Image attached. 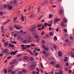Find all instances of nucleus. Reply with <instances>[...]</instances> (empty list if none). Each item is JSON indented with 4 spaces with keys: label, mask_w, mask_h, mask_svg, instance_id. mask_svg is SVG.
Returning <instances> with one entry per match:
<instances>
[{
    "label": "nucleus",
    "mask_w": 74,
    "mask_h": 74,
    "mask_svg": "<svg viewBox=\"0 0 74 74\" xmlns=\"http://www.w3.org/2000/svg\"><path fill=\"white\" fill-rule=\"evenodd\" d=\"M29 31H30L31 32H34V33H33V35L34 36H35L36 34H37V32H36L35 31V27H34V28H31L29 30Z\"/></svg>",
    "instance_id": "obj_1"
},
{
    "label": "nucleus",
    "mask_w": 74,
    "mask_h": 74,
    "mask_svg": "<svg viewBox=\"0 0 74 74\" xmlns=\"http://www.w3.org/2000/svg\"><path fill=\"white\" fill-rule=\"evenodd\" d=\"M60 21V19L59 18H58L55 19L54 20L53 23H54V24H56V23H57V22H58V21Z\"/></svg>",
    "instance_id": "obj_2"
},
{
    "label": "nucleus",
    "mask_w": 74,
    "mask_h": 74,
    "mask_svg": "<svg viewBox=\"0 0 74 74\" xmlns=\"http://www.w3.org/2000/svg\"><path fill=\"white\" fill-rule=\"evenodd\" d=\"M8 49H3L2 50V52L3 53H7L8 52Z\"/></svg>",
    "instance_id": "obj_3"
},
{
    "label": "nucleus",
    "mask_w": 74,
    "mask_h": 74,
    "mask_svg": "<svg viewBox=\"0 0 74 74\" xmlns=\"http://www.w3.org/2000/svg\"><path fill=\"white\" fill-rule=\"evenodd\" d=\"M17 52H18V50L14 52L12 51L11 52V55H16V53H17Z\"/></svg>",
    "instance_id": "obj_4"
},
{
    "label": "nucleus",
    "mask_w": 74,
    "mask_h": 74,
    "mask_svg": "<svg viewBox=\"0 0 74 74\" xmlns=\"http://www.w3.org/2000/svg\"><path fill=\"white\" fill-rule=\"evenodd\" d=\"M1 30L2 33H5V31L4 30V26H2L1 27Z\"/></svg>",
    "instance_id": "obj_5"
},
{
    "label": "nucleus",
    "mask_w": 74,
    "mask_h": 74,
    "mask_svg": "<svg viewBox=\"0 0 74 74\" xmlns=\"http://www.w3.org/2000/svg\"><path fill=\"white\" fill-rule=\"evenodd\" d=\"M11 21V20H8L6 22L3 23V25H6V24H7V23H8V22H10V21Z\"/></svg>",
    "instance_id": "obj_6"
},
{
    "label": "nucleus",
    "mask_w": 74,
    "mask_h": 74,
    "mask_svg": "<svg viewBox=\"0 0 74 74\" xmlns=\"http://www.w3.org/2000/svg\"><path fill=\"white\" fill-rule=\"evenodd\" d=\"M31 39L32 38L31 37L29 36V37L28 38V40H27L28 42H32V40H31Z\"/></svg>",
    "instance_id": "obj_7"
},
{
    "label": "nucleus",
    "mask_w": 74,
    "mask_h": 74,
    "mask_svg": "<svg viewBox=\"0 0 74 74\" xmlns=\"http://www.w3.org/2000/svg\"><path fill=\"white\" fill-rule=\"evenodd\" d=\"M59 72H57L56 73L57 74H63V71L61 70H59Z\"/></svg>",
    "instance_id": "obj_8"
},
{
    "label": "nucleus",
    "mask_w": 74,
    "mask_h": 74,
    "mask_svg": "<svg viewBox=\"0 0 74 74\" xmlns=\"http://www.w3.org/2000/svg\"><path fill=\"white\" fill-rule=\"evenodd\" d=\"M63 21L64 23H66V22H67V20L66 19V18H65L63 19Z\"/></svg>",
    "instance_id": "obj_9"
},
{
    "label": "nucleus",
    "mask_w": 74,
    "mask_h": 74,
    "mask_svg": "<svg viewBox=\"0 0 74 74\" xmlns=\"http://www.w3.org/2000/svg\"><path fill=\"white\" fill-rule=\"evenodd\" d=\"M8 9L10 10H12L13 8V7L12 6L10 5L8 7Z\"/></svg>",
    "instance_id": "obj_10"
},
{
    "label": "nucleus",
    "mask_w": 74,
    "mask_h": 74,
    "mask_svg": "<svg viewBox=\"0 0 74 74\" xmlns=\"http://www.w3.org/2000/svg\"><path fill=\"white\" fill-rule=\"evenodd\" d=\"M58 56L59 57L62 56V52L60 51H59L58 52Z\"/></svg>",
    "instance_id": "obj_11"
},
{
    "label": "nucleus",
    "mask_w": 74,
    "mask_h": 74,
    "mask_svg": "<svg viewBox=\"0 0 74 74\" xmlns=\"http://www.w3.org/2000/svg\"><path fill=\"white\" fill-rule=\"evenodd\" d=\"M70 55L71 56L72 58H74V54L73 53V52H71L70 53Z\"/></svg>",
    "instance_id": "obj_12"
},
{
    "label": "nucleus",
    "mask_w": 74,
    "mask_h": 74,
    "mask_svg": "<svg viewBox=\"0 0 74 74\" xmlns=\"http://www.w3.org/2000/svg\"><path fill=\"white\" fill-rule=\"evenodd\" d=\"M63 11L62 10H60L59 12V14L60 15H61L62 14H63Z\"/></svg>",
    "instance_id": "obj_13"
},
{
    "label": "nucleus",
    "mask_w": 74,
    "mask_h": 74,
    "mask_svg": "<svg viewBox=\"0 0 74 74\" xmlns=\"http://www.w3.org/2000/svg\"><path fill=\"white\" fill-rule=\"evenodd\" d=\"M8 45L9 46V47H14L15 46L14 45H12L11 44V43H9Z\"/></svg>",
    "instance_id": "obj_14"
},
{
    "label": "nucleus",
    "mask_w": 74,
    "mask_h": 74,
    "mask_svg": "<svg viewBox=\"0 0 74 74\" xmlns=\"http://www.w3.org/2000/svg\"><path fill=\"white\" fill-rule=\"evenodd\" d=\"M15 61H14L13 62H11L10 63V64L11 66H12V65H13V64H15Z\"/></svg>",
    "instance_id": "obj_15"
},
{
    "label": "nucleus",
    "mask_w": 74,
    "mask_h": 74,
    "mask_svg": "<svg viewBox=\"0 0 74 74\" xmlns=\"http://www.w3.org/2000/svg\"><path fill=\"white\" fill-rule=\"evenodd\" d=\"M69 37V35L67 34H64V38H67Z\"/></svg>",
    "instance_id": "obj_16"
},
{
    "label": "nucleus",
    "mask_w": 74,
    "mask_h": 74,
    "mask_svg": "<svg viewBox=\"0 0 74 74\" xmlns=\"http://www.w3.org/2000/svg\"><path fill=\"white\" fill-rule=\"evenodd\" d=\"M9 29L10 30L12 31V30H13V27H12V26H10L9 27Z\"/></svg>",
    "instance_id": "obj_17"
},
{
    "label": "nucleus",
    "mask_w": 74,
    "mask_h": 74,
    "mask_svg": "<svg viewBox=\"0 0 74 74\" xmlns=\"http://www.w3.org/2000/svg\"><path fill=\"white\" fill-rule=\"evenodd\" d=\"M28 58V57L27 56H25L23 57V59L24 60H27Z\"/></svg>",
    "instance_id": "obj_18"
},
{
    "label": "nucleus",
    "mask_w": 74,
    "mask_h": 74,
    "mask_svg": "<svg viewBox=\"0 0 74 74\" xmlns=\"http://www.w3.org/2000/svg\"><path fill=\"white\" fill-rule=\"evenodd\" d=\"M35 16H34V15H30L29 16V18H34V17H35Z\"/></svg>",
    "instance_id": "obj_19"
},
{
    "label": "nucleus",
    "mask_w": 74,
    "mask_h": 74,
    "mask_svg": "<svg viewBox=\"0 0 74 74\" xmlns=\"http://www.w3.org/2000/svg\"><path fill=\"white\" fill-rule=\"evenodd\" d=\"M53 40L54 41H57V37L56 36H55L53 38Z\"/></svg>",
    "instance_id": "obj_20"
},
{
    "label": "nucleus",
    "mask_w": 74,
    "mask_h": 74,
    "mask_svg": "<svg viewBox=\"0 0 74 74\" xmlns=\"http://www.w3.org/2000/svg\"><path fill=\"white\" fill-rule=\"evenodd\" d=\"M22 27H17L16 29H17V30H19V29H21V28H22Z\"/></svg>",
    "instance_id": "obj_21"
},
{
    "label": "nucleus",
    "mask_w": 74,
    "mask_h": 74,
    "mask_svg": "<svg viewBox=\"0 0 74 74\" xmlns=\"http://www.w3.org/2000/svg\"><path fill=\"white\" fill-rule=\"evenodd\" d=\"M22 71L23 73H25L27 72V71L25 69H24L22 70Z\"/></svg>",
    "instance_id": "obj_22"
},
{
    "label": "nucleus",
    "mask_w": 74,
    "mask_h": 74,
    "mask_svg": "<svg viewBox=\"0 0 74 74\" xmlns=\"http://www.w3.org/2000/svg\"><path fill=\"white\" fill-rule=\"evenodd\" d=\"M35 38L38 39V38H39V36H38V35H36L35 36Z\"/></svg>",
    "instance_id": "obj_23"
},
{
    "label": "nucleus",
    "mask_w": 74,
    "mask_h": 74,
    "mask_svg": "<svg viewBox=\"0 0 74 74\" xmlns=\"http://www.w3.org/2000/svg\"><path fill=\"white\" fill-rule=\"evenodd\" d=\"M30 47V45H25V47L27 48H29Z\"/></svg>",
    "instance_id": "obj_24"
},
{
    "label": "nucleus",
    "mask_w": 74,
    "mask_h": 74,
    "mask_svg": "<svg viewBox=\"0 0 74 74\" xmlns=\"http://www.w3.org/2000/svg\"><path fill=\"white\" fill-rule=\"evenodd\" d=\"M41 43H42V44H45V40H43L42 41Z\"/></svg>",
    "instance_id": "obj_25"
},
{
    "label": "nucleus",
    "mask_w": 74,
    "mask_h": 74,
    "mask_svg": "<svg viewBox=\"0 0 74 74\" xmlns=\"http://www.w3.org/2000/svg\"><path fill=\"white\" fill-rule=\"evenodd\" d=\"M64 41L65 42H69V39H65L64 40Z\"/></svg>",
    "instance_id": "obj_26"
},
{
    "label": "nucleus",
    "mask_w": 74,
    "mask_h": 74,
    "mask_svg": "<svg viewBox=\"0 0 74 74\" xmlns=\"http://www.w3.org/2000/svg\"><path fill=\"white\" fill-rule=\"evenodd\" d=\"M22 55H23V54H20L18 55H17V57H20V56H22Z\"/></svg>",
    "instance_id": "obj_27"
},
{
    "label": "nucleus",
    "mask_w": 74,
    "mask_h": 74,
    "mask_svg": "<svg viewBox=\"0 0 74 74\" xmlns=\"http://www.w3.org/2000/svg\"><path fill=\"white\" fill-rule=\"evenodd\" d=\"M29 59L30 60H31V61H33V60H34V59L32 57H30L29 58Z\"/></svg>",
    "instance_id": "obj_28"
},
{
    "label": "nucleus",
    "mask_w": 74,
    "mask_h": 74,
    "mask_svg": "<svg viewBox=\"0 0 74 74\" xmlns=\"http://www.w3.org/2000/svg\"><path fill=\"white\" fill-rule=\"evenodd\" d=\"M69 38L70 40H73L74 39V38L73 36H70Z\"/></svg>",
    "instance_id": "obj_29"
},
{
    "label": "nucleus",
    "mask_w": 74,
    "mask_h": 74,
    "mask_svg": "<svg viewBox=\"0 0 74 74\" xmlns=\"http://www.w3.org/2000/svg\"><path fill=\"white\" fill-rule=\"evenodd\" d=\"M42 26V25L41 24H39L37 25V27H40L41 26Z\"/></svg>",
    "instance_id": "obj_30"
},
{
    "label": "nucleus",
    "mask_w": 74,
    "mask_h": 74,
    "mask_svg": "<svg viewBox=\"0 0 74 74\" xmlns=\"http://www.w3.org/2000/svg\"><path fill=\"white\" fill-rule=\"evenodd\" d=\"M8 45V42H6L4 43L5 46H6V45Z\"/></svg>",
    "instance_id": "obj_31"
},
{
    "label": "nucleus",
    "mask_w": 74,
    "mask_h": 74,
    "mask_svg": "<svg viewBox=\"0 0 74 74\" xmlns=\"http://www.w3.org/2000/svg\"><path fill=\"white\" fill-rule=\"evenodd\" d=\"M38 12L40 11V6H38Z\"/></svg>",
    "instance_id": "obj_32"
},
{
    "label": "nucleus",
    "mask_w": 74,
    "mask_h": 74,
    "mask_svg": "<svg viewBox=\"0 0 74 74\" xmlns=\"http://www.w3.org/2000/svg\"><path fill=\"white\" fill-rule=\"evenodd\" d=\"M27 41L26 40H24L23 41V42L24 44H25V43H27Z\"/></svg>",
    "instance_id": "obj_33"
},
{
    "label": "nucleus",
    "mask_w": 74,
    "mask_h": 74,
    "mask_svg": "<svg viewBox=\"0 0 74 74\" xmlns=\"http://www.w3.org/2000/svg\"><path fill=\"white\" fill-rule=\"evenodd\" d=\"M64 32L66 33L67 32V29H64Z\"/></svg>",
    "instance_id": "obj_34"
},
{
    "label": "nucleus",
    "mask_w": 74,
    "mask_h": 74,
    "mask_svg": "<svg viewBox=\"0 0 74 74\" xmlns=\"http://www.w3.org/2000/svg\"><path fill=\"white\" fill-rule=\"evenodd\" d=\"M56 67L57 68H59L60 67V65L59 64H57L56 65Z\"/></svg>",
    "instance_id": "obj_35"
},
{
    "label": "nucleus",
    "mask_w": 74,
    "mask_h": 74,
    "mask_svg": "<svg viewBox=\"0 0 74 74\" xmlns=\"http://www.w3.org/2000/svg\"><path fill=\"white\" fill-rule=\"evenodd\" d=\"M42 16H43V14H42L41 16L38 19V20H40V19L42 17Z\"/></svg>",
    "instance_id": "obj_36"
},
{
    "label": "nucleus",
    "mask_w": 74,
    "mask_h": 74,
    "mask_svg": "<svg viewBox=\"0 0 74 74\" xmlns=\"http://www.w3.org/2000/svg\"><path fill=\"white\" fill-rule=\"evenodd\" d=\"M49 23H50V24H51V25H52V24H53V20H52V22L51 21H50L49 22Z\"/></svg>",
    "instance_id": "obj_37"
},
{
    "label": "nucleus",
    "mask_w": 74,
    "mask_h": 74,
    "mask_svg": "<svg viewBox=\"0 0 74 74\" xmlns=\"http://www.w3.org/2000/svg\"><path fill=\"white\" fill-rule=\"evenodd\" d=\"M51 64H54V61H52L50 62Z\"/></svg>",
    "instance_id": "obj_38"
},
{
    "label": "nucleus",
    "mask_w": 74,
    "mask_h": 74,
    "mask_svg": "<svg viewBox=\"0 0 74 74\" xmlns=\"http://www.w3.org/2000/svg\"><path fill=\"white\" fill-rule=\"evenodd\" d=\"M25 18H24V17L23 16L22 17V18H21V21L23 22L24 21V19Z\"/></svg>",
    "instance_id": "obj_39"
},
{
    "label": "nucleus",
    "mask_w": 74,
    "mask_h": 74,
    "mask_svg": "<svg viewBox=\"0 0 74 74\" xmlns=\"http://www.w3.org/2000/svg\"><path fill=\"white\" fill-rule=\"evenodd\" d=\"M61 25L62 26H64V23L62 22L61 24Z\"/></svg>",
    "instance_id": "obj_40"
},
{
    "label": "nucleus",
    "mask_w": 74,
    "mask_h": 74,
    "mask_svg": "<svg viewBox=\"0 0 74 74\" xmlns=\"http://www.w3.org/2000/svg\"><path fill=\"white\" fill-rule=\"evenodd\" d=\"M40 41V38H38V39H37V40H36V42H39Z\"/></svg>",
    "instance_id": "obj_41"
},
{
    "label": "nucleus",
    "mask_w": 74,
    "mask_h": 74,
    "mask_svg": "<svg viewBox=\"0 0 74 74\" xmlns=\"http://www.w3.org/2000/svg\"><path fill=\"white\" fill-rule=\"evenodd\" d=\"M18 74H22V71H19L18 72Z\"/></svg>",
    "instance_id": "obj_42"
},
{
    "label": "nucleus",
    "mask_w": 74,
    "mask_h": 74,
    "mask_svg": "<svg viewBox=\"0 0 74 74\" xmlns=\"http://www.w3.org/2000/svg\"><path fill=\"white\" fill-rule=\"evenodd\" d=\"M4 14V13L3 12H0V15H3Z\"/></svg>",
    "instance_id": "obj_43"
},
{
    "label": "nucleus",
    "mask_w": 74,
    "mask_h": 74,
    "mask_svg": "<svg viewBox=\"0 0 74 74\" xmlns=\"http://www.w3.org/2000/svg\"><path fill=\"white\" fill-rule=\"evenodd\" d=\"M12 71L11 69H10L8 71L9 73H11Z\"/></svg>",
    "instance_id": "obj_44"
},
{
    "label": "nucleus",
    "mask_w": 74,
    "mask_h": 74,
    "mask_svg": "<svg viewBox=\"0 0 74 74\" xmlns=\"http://www.w3.org/2000/svg\"><path fill=\"white\" fill-rule=\"evenodd\" d=\"M45 51H47L49 49V48L48 47H46L45 49Z\"/></svg>",
    "instance_id": "obj_45"
},
{
    "label": "nucleus",
    "mask_w": 74,
    "mask_h": 74,
    "mask_svg": "<svg viewBox=\"0 0 74 74\" xmlns=\"http://www.w3.org/2000/svg\"><path fill=\"white\" fill-rule=\"evenodd\" d=\"M43 54H44V55H45L46 53V51H43Z\"/></svg>",
    "instance_id": "obj_46"
},
{
    "label": "nucleus",
    "mask_w": 74,
    "mask_h": 74,
    "mask_svg": "<svg viewBox=\"0 0 74 74\" xmlns=\"http://www.w3.org/2000/svg\"><path fill=\"white\" fill-rule=\"evenodd\" d=\"M31 8V7H29L28 8V12H29L30 11V10Z\"/></svg>",
    "instance_id": "obj_47"
},
{
    "label": "nucleus",
    "mask_w": 74,
    "mask_h": 74,
    "mask_svg": "<svg viewBox=\"0 0 74 74\" xmlns=\"http://www.w3.org/2000/svg\"><path fill=\"white\" fill-rule=\"evenodd\" d=\"M49 34L50 36H52V32H51Z\"/></svg>",
    "instance_id": "obj_48"
},
{
    "label": "nucleus",
    "mask_w": 74,
    "mask_h": 74,
    "mask_svg": "<svg viewBox=\"0 0 74 74\" xmlns=\"http://www.w3.org/2000/svg\"><path fill=\"white\" fill-rule=\"evenodd\" d=\"M49 17H50V18H52V14H50L49 15Z\"/></svg>",
    "instance_id": "obj_49"
},
{
    "label": "nucleus",
    "mask_w": 74,
    "mask_h": 74,
    "mask_svg": "<svg viewBox=\"0 0 74 74\" xmlns=\"http://www.w3.org/2000/svg\"><path fill=\"white\" fill-rule=\"evenodd\" d=\"M42 48H45V47H46L45 45H42Z\"/></svg>",
    "instance_id": "obj_50"
},
{
    "label": "nucleus",
    "mask_w": 74,
    "mask_h": 74,
    "mask_svg": "<svg viewBox=\"0 0 74 74\" xmlns=\"http://www.w3.org/2000/svg\"><path fill=\"white\" fill-rule=\"evenodd\" d=\"M36 70H37V71H39V72H40V71L39 69V68H36Z\"/></svg>",
    "instance_id": "obj_51"
},
{
    "label": "nucleus",
    "mask_w": 74,
    "mask_h": 74,
    "mask_svg": "<svg viewBox=\"0 0 74 74\" xmlns=\"http://www.w3.org/2000/svg\"><path fill=\"white\" fill-rule=\"evenodd\" d=\"M7 72V69H5L4 70L5 74H6Z\"/></svg>",
    "instance_id": "obj_52"
},
{
    "label": "nucleus",
    "mask_w": 74,
    "mask_h": 74,
    "mask_svg": "<svg viewBox=\"0 0 74 74\" xmlns=\"http://www.w3.org/2000/svg\"><path fill=\"white\" fill-rule=\"evenodd\" d=\"M14 37H17V34H14Z\"/></svg>",
    "instance_id": "obj_53"
},
{
    "label": "nucleus",
    "mask_w": 74,
    "mask_h": 74,
    "mask_svg": "<svg viewBox=\"0 0 74 74\" xmlns=\"http://www.w3.org/2000/svg\"><path fill=\"white\" fill-rule=\"evenodd\" d=\"M22 48L23 50H25L26 49V48L25 47H22Z\"/></svg>",
    "instance_id": "obj_54"
},
{
    "label": "nucleus",
    "mask_w": 74,
    "mask_h": 74,
    "mask_svg": "<svg viewBox=\"0 0 74 74\" xmlns=\"http://www.w3.org/2000/svg\"><path fill=\"white\" fill-rule=\"evenodd\" d=\"M45 1V3H48V0H44Z\"/></svg>",
    "instance_id": "obj_55"
},
{
    "label": "nucleus",
    "mask_w": 74,
    "mask_h": 74,
    "mask_svg": "<svg viewBox=\"0 0 74 74\" xmlns=\"http://www.w3.org/2000/svg\"><path fill=\"white\" fill-rule=\"evenodd\" d=\"M7 6L6 5H4V8H7Z\"/></svg>",
    "instance_id": "obj_56"
},
{
    "label": "nucleus",
    "mask_w": 74,
    "mask_h": 74,
    "mask_svg": "<svg viewBox=\"0 0 74 74\" xmlns=\"http://www.w3.org/2000/svg\"><path fill=\"white\" fill-rule=\"evenodd\" d=\"M45 4V3L42 2V3H41V5H44V4Z\"/></svg>",
    "instance_id": "obj_57"
},
{
    "label": "nucleus",
    "mask_w": 74,
    "mask_h": 74,
    "mask_svg": "<svg viewBox=\"0 0 74 74\" xmlns=\"http://www.w3.org/2000/svg\"><path fill=\"white\" fill-rule=\"evenodd\" d=\"M16 19H18V18L17 17H15L14 18V21H16Z\"/></svg>",
    "instance_id": "obj_58"
},
{
    "label": "nucleus",
    "mask_w": 74,
    "mask_h": 74,
    "mask_svg": "<svg viewBox=\"0 0 74 74\" xmlns=\"http://www.w3.org/2000/svg\"><path fill=\"white\" fill-rule=\"evenodd\" d=\"M53 47L54 49H56V45H53Z\"/></svg>",
    "instance_id": "obj_59"
},
{
    "label": "nucleus",
    "mask_w": 74,
    "mask_h": 74,
    "mask_svg": "<svg viewBox=\"0 0 74 74\" xmlns=\"http://www.w3.org/2000/svg\"><path fill=\"white\" fill-rule=\"evenodd\" d=\"M65 65L66 66H69V63H66Z\"/></svg>",
    "instance_id": "obj_60"
},
{
    "label": "nucleus",
    "mask_w": 74,
    "mask_h": 74,
    "mask_svg": "<svg viewBox=\"0 0 74 74\" xmlns=\"http://www.w3.org/2000/svg\"><path fill=\"white\" fill-rule=\"evenodd\" d=\"M48 23H45L44 24V25L46 27V26H47L48 25Z\"/></svg>",
    "instance_id": "obj_61"
},
{
    "label": "nucleus",
    "mask_w": 74,
    "mask_h": 74,
    "mask_svg": "<svg viewBox=\"0 0 74 74\" xmlns=\"http://www.w3.org/2000/svg\"><path fill=\"white\" fill-rule=\"evenodd\" d=\"M15 74V72L14 71H13L12 72V74Z\"/></svg>",
    "instance_id": "obj_62"
},
{
    "label": "nucleus",
    "mask_w": 74,
    "mask_h": 74,
    "mask_svg": "<svg viewBox=\"0 0 74 74\" xmlns=\"http://www.w3.org/2000/svg\"><path fill=\"white\" fill-rule=\"evenodd\" d=\"M41 35H44V32H43L41 33Z\"/></svg>",
    "instance_id": "obj_63"
},
{
    "label": "nucleus",
    "mask_w": 74,
    "mask_h": 74,
    "mask_svg": "<svg viewBox=\"0 0 74 74\" xmlns=\"http://www.w3.org/2000/svg\"><path fill=\"white\" fill-rule=\"evenodd\" d=\"M14 27L15 28H16V27H17V25H14Z\"/></svg>",
    "instance_id": "obj_64"
}]
</instances>
